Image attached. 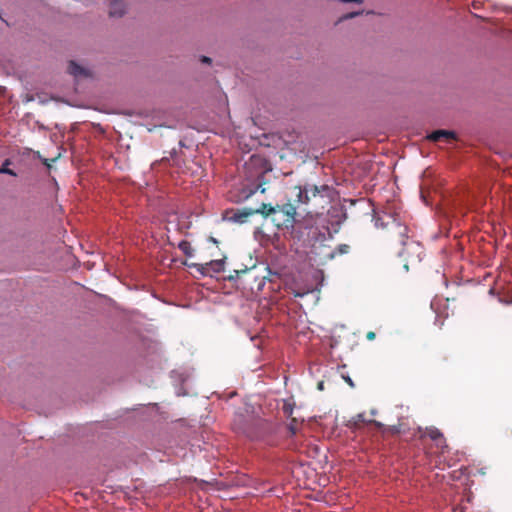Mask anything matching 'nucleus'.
Segmentation results:
<instances>
[{
	"instance_id": "22",
	"label": "nucleus",
	"mask_w": 512,
	"mask_h": 512,
	"mask_svg": "<svg viewBox=\"0 0 512 512\" xmlns=\"http://www.w3.org/2000/svg\"><path fill=\"white\" fill-rule=\"evenodd\" d=\"M375 337H376V334H375V332H373V331H369V332L366 334V338H367V340H369V341L374 340V339H375Z\"/></svg>"
},
{
	"instance_id": "16",
	"label": "nucleus",
	"mask_w": 512,
	"mask_h": 512,
	"mask_svg": "<svg viewBox=\"0 0 512 512\" xmlns=\"http://www.w3.org/2000/svg\"><path fill=\"white\" fill-rule=\"evenodd\" d=\"M298 425H299V423H298L297 419L291 418V421L288 424V430H289L291 436L296 435V433L298 431Z\"/></svg>"
},
{
	"instance_id": "25",
	"label": "nucleus",
	"mask_w": 512,
	"mask_h": 512,
	"mask_svg": "<svg viewBox=\"0 0 512 512\" xmlns=\"http://www.w3.org/2000/svg\"><path fill=\"white\" fill-rule=\"evenodd\" d=\"M209 241H211V242H212V243H214V244H217V243H218V241H217L214 237H212V236H211V237H209Z\"/></svg>"
},
{
	"instance_id": "7",
	"label": "nucleus",
	"mask_w": 512,
	"mask_h": 512,
	"mask_svg": "<svg viewBox=\"0 0 512 512\" xmlns=\"http://www.w3.org/2000/svg\"><path fill=\"white\" fill-rule=\"evenodd\" d=\"M255 215L254 209L252 208H243L241 210H237L234 212L233 216L230 218L232 221L243 224L245 223L249 217Z\"/></svg>"
},
{
	"instance_id": "5",
	"label": "nucleus",
	"mask_w": 512,
	"mask_h": 512,
	"mask_svg": "<svg viewBox=\"0 0 512 512\" xmlns=\"http://www.w3.org/2000/svg\"><path fill=\"white\" fill-rule=\"evenodd\" d=\"M192 266L197 267V270L202 274H207L209 271L220 273L224 271V259L212 260L206 264H193Z\"/></svg>"
},
{
	"instance_id": "6",
	"label": "nucleus",
	"mask_w": 512,
	"mask_h": 512,
	"mask_svg": "<svg viewBox=\"0 0 512 512\" xmlns=\"http://www.w3.org/2000/svg\"><path fill=\"white\" fill-rule=\"evenodd\" d=\"M428 139L433 142H450L456 139V135L452 131L436 130L428 136Z\"/></svg>"
},
{
	"instance_id": "8",
	"label": "nucleus",
	"mask_w": 512,
	"mask_h": 512,
	"mask_svg": "<svg viewBox=\"0 0 512 512\" xmlns=\"http://www.w3.org/2000/svg\"><path fill=\"white\" fill-rule=\"evenodd\" d=\"M124 12L125 10L123 0L110 1L109 15L111 17H121L123 16Z\"/></svg>"
},
{
	"instance_id": "18",
	"label": "nucleus",
	"mask_w": 512,
	"mask_h": 512,
	"mask_svg": "<svg viewBox=\"0 0 512 512\" xmlns=\"http://www.w3.org/2000/svg\"><path fill=\"white\" fill-rule=\"evenodd\" d=\"M248 271V268H245V269H241V270H234L233 271V274H230L228 276V280L232 281V280H236L240 277L241 274H244Z\"/></svg>"
},
{
	"instance_id": "14",
	"label": "nucleus",
	"mask_w": 512,
	"mask_h": 512,
	"mask_svg": "<svg viewBox=\"0 0 512 512\" xmlns=\"http://www.w3.org/2000/svg\"><path fill=\"white\" fill-rule=\"evenodd\" d=\"M434 443L435 446L439 449L440 454H444L447 451L448 445L446 443L444 435L441 436V440L435 441Z\"/></svg>"
},
{
	"instance_id": "3",
	"label": "nucleus",
	"mask_w": 512,
	"mask_h": 512,
	"mask_svg": "<svg viewBox=\"0 0 512 512\" xmlns=\"http://www.w3.org/2000/svg\"><path fill=\"white\" fill-rule=\"evenodd\" d=\"M232 426L236 432L251 439H262L274 432L271 422L252 414H236Z\"/></svg>"
},
{
	"instance_id": "11",
	"label": "nucleus",
	"mask_w": 512,
	"mask_h": 512,
	"mask_svg": "<svg viewBox=\"0 0 512 512\" xmlns=\"http://www.w3.org/2000/svg\"><path fill=\"white\" fill-rule=\"evenodd\" d=\"M443 433L436 427H426L424 434L421 435V438L424 436H428L433 442L441 440V436Z\"/></svg>"
},
{
	"instance_id": "27",
	"label": "nucleus",
	"mask_w": 512,
	"mask_h": 512,
	"mask_svg": "<svg viewBox=\"0 0 512 512\" xmlns=\"http://www.w3.org/2000/svg\"><path fill=\"white\" fill-rule=\"evenodd\" d=\"M318 388H319V389H323V383H319V384H318Z\"/></svg>"
},
{
	"instance_id": "20",
	"label": "nucleus",
	"mask_w": 512,
	"mask_h": 512,
	"mask_svg": "<svg viewBox=\"0 0 512 512\" xmlns=\"http://www.w3.org/2000/svg\"><path fill=\"white\" fill-rule=\"evenodd\" d=\"M390 431L392 434H399L401 433V426L400 425H393L390 427Z\"/></svg>"
},
{
	"instance_id": "9",
	"label": "nucleus",
	"mask_w": 512,
	"mask_h": 512,
	"mask_svg": "<svg viewBox=\"0 0 512 512\" xmlns=\"http://www.w3.org/2000/svg\"><path fill=\"white\" fill-rule=\"evenodd\" d=\"M68 72L73 75L74 77H88L90 76V73L87 69L83 68L82 66L78 65L74 61H70L68 65Z\"/></svg>"
},
{
	"instance_id": "12",
	"label": "nucleus",
	"mask_w": 512,
	"mask_h": 512,
	"mask_svg": "<svg viewBox=\"0 0 512 512\" xmlns=\"http://www.w3.org/2000/svg\"><path fill=\"white\" fill-rule=\"evenodd\" d=\"M178 248L183 252V254L187 257H192L193 256V248L191 247V244L190 242H188L187 240H182L179 244H178Z\"/></svg>"
},
{
	"instance_id": "26",
	"label": "nucleus",
	"mask_w": 512,
	"mask_h": 512,
	"mask_svg": "<svg viewBox=\"0 0 512 512\" xmlns=\"http://www.w3.org/2000/svg\"><path fill=\"white\" fill-rule=\"evenodd\" d=\"M373 423H374L376 426H378V427H381V426H382V424H381L380 422L373 421Z\"/></svg>"
},
{
	"instance_id": "23",
	"label": "nucleus",
	"mask_w": 512,
	"mask_h": 512,
	"mask_svg": "<svg viewBox=\"0 0 512 512\" xmlns=\"http://www.w3.org/2000/svg\"><path fill=\"white\" fill-rule=\"evenodd\" d=\"M201 62L206 63V64H210L212 62V60H211V58H209L207 56H202L201 57Z\"/></svg>"
},
{
	"instance_id": "17",
	"label": "nucleus",
	"mask_w": 512,
	"mask_h": 512,
	"mask_svg": "<svg viewBox=\"0 0 512 512\" xmlns=\"http://www.w3.org/2000/svg\"><path fill=\"white\" fill-rule=\"evenodd\" d=\"M10 164V160L6 159L3 165L0 167V173L1 174H9L12 176H16V173L8 168V165Z\"/></svg>"
},
{
	"instance_id": "13",
	"label": "nucleus",
	"mask_w": 512,
	"mask_h": 512,
	"mask_svg": "<svg viewBox=\"0 0 512 512\" xmlns=\"http://www.w3.org/2000/svg\"><path fill=\"white\" fill-rule=\"evenodd\" d=\"M350 252V246L348 244H339L334 251L330 254V258H334L337 255H344Z\"/></svg>"
},
{
	"instance_id": "10",
	"label": "nucleus",
	"mask_w": 512,
	"mask_h": 512,
	"mask_svg": "<svg viewBox=\"0 0 512 512\" xmlns=\"http://www.w3.org/2000/svg\"><path fill=\"white\" fill-rule=\"evenodd\" d=\"M275 212V206H272L271 204H265L262 203V205L258 209H254V214H261L264 217H270L272 219V216Z\"/></svg>"
},
{
	"instance_id": "21",
	"label": "nucleus",
	"mask_w": 512,
	"mask_h": 512,
	"mask_svg": "<svg viewBox=\"0 0 512 512\" xmlns=\"http://www.w3.org/2000/svg\"><path fill=\"white\" fill-rule=\"evenodd\" d=\"M359 14H360V12L349 13V14L344 15L341 18V20L350 19V18H353V17H355V16H357Z\"/></svg>"
},
{
	"instance_id": "2",
	"label": "nucleus",
	"mask_w": 512,
	"mask_h": 512,
	"mask_svg": "<svg viewBox=\"0 0 512 512\" xmlns=\"http://www.w3.org/2000/svg\"><path fill=\"white\" fill-rule=\"evenodd\" d=\"M297 202L309 206V214H320L330 203L332 197V188L324 185H303L297 186Z\"/></svg>"
},
{
	"instance_id": "28",
	"label": "nucleus",
	"mask_w": 512,
	"mask_h": 512,
	"mask_svg": "<svg viewBox=\"0 0 512 512\" xmlns=\"http://www.w3.org/2000/svg\"><path fill=\"white\" fill-rule=\"evenodd\" d=\"M304 294L303 293H296L295 296H298V297H301L303 296Z\"/></svg>"
},
{
	"instance_id": "19",
	"label": "nucleus",
	"mask_w": 512,
	"mask_h": 512,
	"mask_svg": "<svg viewBox=\"0 0 512 512\" xmlns=\"http://www.w3.org/2000/svg\"><path fill=\"white\" fill-rule=\"evenodd\" d=\"M284 414L287 416H291L293 412V408L290 404L285 403L283 406Z\"/></svg>"
},
{
	"instance_id": "15",
	"label": "nucleus",
	"mask_w": 512,
	"mask_h": 512,
	"mask_svg": "<svg viewBox=\"0 0 512 512\" xmlns=\"http://www.w3.org/2000/svg\"><path fill=\"white\" fill-rule=\"evenodd\" d=\"M308 234H307V238L306 239H303V243L304 244H311L312 240H315V235H316V232H317V227H309L308 228Z\"/></svg>"
},
{
	"instance_id": "24",
	"label": "nucleus",
	"mask_w": 512,
	"mask_h": 512,
	"mask_svg": "<svg viewBox=\"0 0 512 512\" xmlns=\"http://www.w3.org/2000/svg\"><path fill=\"white\" fill-rule=\"evenodd\" d=\"M344 379H345L346 383L349 384V386L354 387V383L349 376L345 377Z\"/></svg>"
},
{
	"instance_id": "4",
	"label": "nucleus",
	"mask_w": 512,
	"mask_h": 512,
	"mask_svg": "<svg viewBox=\"0 0 512 512\" xmlns=\"http://www.w3.org/2000/svg\"><path fill=\"white\" fill-rule=\"evenodd\" d=\"M296 216V207L292 203L276 205L272 216V222L278 227H294Z\"/></svg>"
},
{
	"instance_id": "1",
	"label": "nucleus",
	"mask_w": 512,
	"mask_h": 512,
	"mask_svg": "<svg viewBox=\"0 0 512 512\" xmlns=\"http://www.w3.org/2000/svg\"><path fill=\"white\" fill-rule=\"evenodd\" d=\"M376 227L385 228L389 233V243L395 254L404 259L403 267L408 270L409 263H417L422 259L424 249L422 245L410 239L409 228L396 216L386 212L381 215L374 213Z\"/></svg>"
}]
</instances>
